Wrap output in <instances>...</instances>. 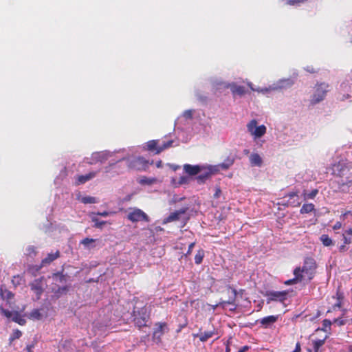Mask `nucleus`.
Instances as JSON below:
<instances>
[{"label":"nucleus","mask_w":352,"mask_h":352,"mask_svg":"<svg viewBox=\"0 0 352 352\" xmlns=\"http://www.w3.org/2000/svg\"><path fill=\"white\" fill-rule=\"evenodd\" d=\"M332 175L338 178L333 182L336 191L348 192L352 186V163L341 160L332 165Z\"/></svg>","instance_id":"f257e3e1"},{"label":"nucleus","mask_w":352,"mask_h":352,"mask_svg":"<svg viewBox=\"0 0 352 352\" xmlns=\"http://www.w3.org/2000/svg\"><path fill=\"white\" fill-rule=\"evenodd\" d=\"M132 317L135 326L141 329L142 327L147 326L146 323L150 318V314L147 311V309L145 306L138 309L134 307Z\"/></svg>","instance_id":"f03ea898"},{"label":"nucleus","mask_w":352,"mask_h":352,"mask_svg":"<svg viewBox=\"0 0 352 352\" xmlns=\"http://www.w3.org/2000/svg\"><path fill=\"white\" fill-rule=\"evenodd\" d=\"M316 263L314 259L312 258H307L301 267L305 279H307L308 281L312 280L316 273Z\"/></svg>","instance_id":"7ed1b4c3"},{"label":"nucleus","mask_w":352,"mask_h":352,"mask_svg":"<svg viewBox=\"0 0 352 352\" xmlns=\"http://www.w3.org/2000/svg\"><path fill=\"white\" fill-rule=\"evenodd\" d=\"M127 166L131 170H145L148 167V162L142 157H133L127 160Z\"/></svg>","instance_id":"20e7f679"},{"label":"nucleus","mask_w":352,"mask_h":352,"mask_svg":"<svg viewBox=\"0 0 352 352\" xmlns=\"http://www.w3.org/2000/svg\"><path fill=\"white\" fill-rule=\"evenodd\" d=\"M173 143V140H168L160 144L157 140H150L146 143V148L149 151H155V154H159L164 150L170 147Z\"/></svg>","instance_id":"39448f33"},{"label":"nucleus","mask_w":352,"mask_h":352,"mask_svg":"<svg viewBox=\"0 0 352 352\" xmlns=\"http://www.w3.org/2000/svg\"><path fill=\"white\" fill-rule=\"evenodd\" d=\"M247 129L250 133L255 138H259L266 133V126L263 124L258 126L257 121L254 119L248 123Z\"/></svg>","instance_id":"423d86ee"},{"label":"nucleus","mask_w":352,"mask_h":352,"mask_svg":"<svg viewBox=\"0 0 352 352\" xmlns=\"http://www.w3.org/2000/svg\"><path fill=\"white\" fill-rule=\"evenodd\" d=\"M328 84L323 82L318 85L315 90L314 95L312 96L311 103L312 104H316L323 100L326 96L327 93L328 92Z\"/></svg>","instance_id":"0eeeda50"},{"label":"nucleus","mask_w":352,"mask_h":352,"mask_svg":"<svg viewBox=\"0 0 352 352\" xmlns=\"http://www.w3.org/2000/svg\"><path fill=\"white\" fill-rule=\"evenodd\" d=\"M288 292L285 291H267L264 296L267 298V303H270L272 301H278L284 302L287 299Z\"/></svg>","instance_id":"6e6552de"},{"label":"nucleus","mask_w":352,"mask_h":352,"mask_svg":"<svg viewBox=\"0 0 352 352\" xmlns=\"http://www.w3.org/2000/svg\"><path fill=\"white\" fill-rule=\"evenodd\" d=\"M153 333V340L159 343L162 341V337L166 331H168L166 322H157Z\"/></svg>","instance_id":"1a4fd4ad"},{"label":"nucleus","mask_w":352,"mask_h":352,"mask_svg":"<svg viewBox=\"0 0 352 352\" xmlns=\"http://www.w3.org/2000/svg\"><path fill=\"white\" fill-rule=\"evenodd\" d=\"M60 256V252L57 250L55 252H51L47 254V256L41 260V264L36 266V270L38 271L42 267L50 265L53 261L56 260Z\"/></svg>","instance_id":"9d476101"},{"label":"nucleus","mask_w":352,"mask_h":352,"mask_svg":"<svg viewBox=\"0 0 352 352\" xmlns=\"http://www.w3.org/2000/svg\"><path fill=\"white\" fill-rule=\"evenodd\" d=\"M43 279V278L41 277L40 278L34 280L30 284L31 290L33 291L36 294L37 300L40 299L41 294L43 292L42 283Z\"/></svg>","instance_id":"9b49d317"},{"label":"nucleus","mask_w":352,"mask_h":352,"mask_svg":"<svg viewBox=\"0 0 352 352\" xmlns=\"http://www.w3.org/2000/svg\"><path fill=\"white\" fill-rule=\"evenodd\" d=\"M109 157V153L105 151L93 153L91 157V162H89V164H94L98 162L104 163L108 160Z\"/></svg>","instance_id":"f8f14e48"},{"label":"nucleus","mask_w":352,"mask_h":352,"mask_svg":"<svg viewBox=\"0 0 352 352\" xmlns=\"http://www.w3.org/2000/svg\"><path fill=\"white\" fill-rule=\"evenodd\" d=\"M217 334V331L214 327H212V329L201 332V330H199V332L197 334L194 335L195 337L199 338V340L202 342H206L208 339L211 338L214 335Z\"/></svg>","instance_id":"ddd939ff"},{"label":"nucleus","mask_w":352,"mask_h":352,"mask_svg":"<svg viewBox=\"0 0 352 352\" xmlns=\"http://www.w3.org/2000/svg\"><path fill=\"white\" fill-rule=\"evenodd\" d=\"M327 336L325 335L322 338H312L311 339V346L313 348L314 352H322L321 348L325 343Z\"/></svg>","instance_id":"4468645a"},{"label":"nucleus","mask_w":352,"mask_h":352,"mask_svg":"<svg viewBox=\"0 0 352 352\" xmlns=\"http://www.w3.org/2000/svg\"><path fill=\"white\" fill-rule=\"evenodd\" d=\"M343 240L344 244L341 245L339 248L340 252H345L348 250L346 248V245L351 244L352 243V229L349 228L346 230L343 234Z\"/></svg>","instance_id":"2eb2a0df"},{"label":"nucleus","mask_w":352,"mask_h":352,"mask_svg":"<svg viewBox=\"0 0 352 352\" xmlns=\"http://www.w3.org/2000/svg\"><path fill=\"white\" fill-rule=\"evenodd\" d=\"M226 88H230L234 96H243L246 93L245 87L237 85L236 83H228L225 86Z\"/></svg>","instance_id":"dca6fc26"},{"label":"nucleus","mask_w":352,"mask_h":352,"mask_svg":"<svg viewBox=\"0 0 352 352\" xmlns=\"http://www.w3.org/2000/svg\"><path fill=\"white\" fill-rule=\"evenodd\" d=\"M278 315H276V316L272 315V316H268L264 317L258 321L261 324V327L267 329V328L270 327L273 324H274L278 320Z\"/></svg>","instance_id":"f3484780"},{"label":"nucleus","mask_w":352,"mask_h":352,"mask_svg":"<svg viewBox=\"0 0 352 352\" xmlns=\"http://www.w3.org/2000/svg\"><path fill=\"white\" fill-rule=\"evenodd\" d=\"M98 172H99V170L98 171H92L86 175H78L76 177V184L80 185V184H83L86 183L87 182H88L90 179L95 177L97 175Z\"/></svg>","instance_id":"a211bd4d"},{"label":"nucleus","mask_w":352,"mask_h":352,"mask_svg":"<svg viewBox=\"0 0 352 352\" xmlns=\"http://www.w3.org/2000/svg\"><path fill=\"white\" fill-rule=\"evenodd\" d=\"M129 220H147V215L140 209H134L128 214Z\"/></svg>","instance_id":"6ab92c4d"},{"label":"nucleus","mask_w":352,"mask_h":352,"mask_svg":"<svg viewBox=\"0 0 352 352\" xmlns=\"http://www.w3.org/2000/svg\"><path fill=\"white\" fill-rule=\"evenodd\" d=\"M97 239L86 237L80 241V244L82 245L85 249L90 250L96 247Z\"/></svg>","instance_id":"aec40b11"},{"label":"nucleus","mask_w":352,"mask_h":352,"mask_svg":"<svg viewBox=\"0 0 352 352\" xmlns=\"http://www.w3.org/2000/svg\"><path fill=\"white\" fill-rule=\"evenodd\" d=\"M184 170L190 175H196L200 172L201 168L197 165L194 166L186 164L184 165Z\"/></svg>","instance_id":"412c9836"},{"label":"nucleus","mask_w":352,"mask_h":352,"mask_svg":"<svg viewBox=\"0 0 352 352\" xmlns=\"http://www.w3.org/2000/svg\"><path fill=\"white\" fill-rule=\"evenodd\" d=\"M288 203L292 206H299L301 204L297 192H293L288 194Z\"/></svg>","instance_id":"4be33fe9"},{"label":"nucleus","mask_w":352,"mask_h":352,"mask_svg":"<svg viewBox=\"0 0 352 352\" xmlns=\"http://www.w3.org/2000/svg\"><path fill=\"white\" fill-rule=\"evenodd\" d=\"M333 298H336L337 302L333 306V309L336 308H341L342 306V302L344 298V293L340 291V288H338L337 292L336 293V296H333Z\"/></svg>","instance_id":"5701e85b"},{"label":"nucleus","mask_w":352,"mask_h":352,"mask_svg":"<svg viewBox=\"0 0 352 352\" xmlns=\"http://www.w3.org/2000/svg\"><path fill=\"white\" fill-rule=\"evenodd\" d=\"M188 210V208L184 207L179 210H175L169 217H168L166 220H178L179 219H180L181 215L185 214Z\"/></svg>","instance_id":"b1692460"},{"label":"nucleus","mask_w":352,"mask_h":352,"mask_svg":"<svg viewBox=\"0 0 352 352\" xmlns=\"http://www.w3.org/2000/svg\"><path fill=\"white\" fill-rule=\"evenodd\" d=\"M250 162L253 166H261L263 160L261 156L258 153H252L250 156Z\"/></svg>","instance_id":"393cba45"},{"label":"nucleus","mask_w":352,"mask_h":352,"mask_svg":"<svg viewBox=\"0 0 352 352\" xmlns=\"http://www.w3.org/2000/svg\"><path fill=\"white\" fill-rule=\"evenodd\" d=\"M52 278L56 283H65L67 282L66 275L62 272H58L52 274Z\"/></svg>","instance_id":"a878e982"},{"label":"nucleus","mask_w":352,"mask_h":352,"mask_svg":"<svg viewBox=\"0 0 352 352\" xmlns=\"http://www.w3.org/2000/svg\"><path fill=\"white\" fill-rule=\"evenodd\" d=\"M318 194V190L316 188L312 190L311 192H307L306 190H303L302 195L304 200H307L314 199Z\"/></svg>","instance_id":"bb28decb"},{"label":"nucleus","mask_w":352,"mask_h":352,"mask_svg":"<svg viewBox=\"0 0 352 352\" xmlns=\"http://www.w3.org/2000/svg\"><path fill=\"white\" fill-rule=\"evenodd\" d=\"M331 324H332V322H331V321L330 320L324 319L322 321V328L317 329L316 332H318V331L328 332L331 329Z\"/></svg>","instance_id":"cd10ccee"},{"label":"nucleus","mask_w":352,"mask_h":352,"mask_svg":"<svg viewBox=\"0 0 352 352\" xmlns=\"http://www.w3.org/2000/svg\"><path fill=\"white\" fill-rule=\"evenodd\" d=\"M234 162V157L229 156L220 164L223 169L229 168Z\"/></svg>","instance_id":"c85d7f7f"},{"label":"nucleus","mask_w":352,"mask_h":352,"mask_svg":"<svg viewBox=\"0 0 352 352\" xmlns=\"http://www.w3.org/2000/svg\"><path fill=\"white\" fill-rule=\"evenodd\" d=\"M205 252L203 249H199L195 256V263L197 265H199L202 263L203 258L204 257Z\"/></svg>","instance_id":"c756f323"},{"label":"nucleus","mask_w":352,"mask_h":352,"mask_svg":"<svg viewBox=\"0 0 352 352\" xmlns=\"http://www.w3.org/2000/svg\"><path fill=\"white\" fill-rule=\"evenodd\" d=\"M156 182L157 179L155 178H149L145 176L142 177L139 180V183L142 185H151Z\"/></svg>","instance_id":"7c9ffc66"},{"label":"nucleus","mask_w":352,"mask_h":352,"mask_svg":"<svg viewBox=\"0 0 352 352\" xmlns=\"http://www.w3.org/2000/svg\"><path fill=\"white\" fill-rule=\"evenodd\" d=\"M12 320L20 325H24L26 320L16 311L13 314Z\"/></svg>","instance_id":"2f4dec72"},{"label":"nucleus","mask_w":352,"mask_h":352,"mask_svg":"<svg viewBox=\"0 0 352 352\" xmlns=\"http://www.w3.org/2000/svg\"><path fill=\"white\" fill-rule=\"evenodd\" d=\"M314 210V205L313 204H304L300 208V213H309Z\"/></svg>","instance_id":"473e14b6"},{"label":"nucleus","mask_w":352,"mask_h":352,"mask_svg":"<svg viewBox=\"0 0 352 352\" xmlns=\"http://www.w3.org/2000/svg\"><path fill=\"white\" fill-rule=\"evenodd\" d=\"M1 296L3 299H6L7 300H10L14 298V294L8 289H1Z\"/></svg>","instance_id":"72a5a7b5"},{"label":"nucleus","mask_w":352,"mask_h":352,"mask_svg":"<svg viewBox=\"0 0 352 352\" xmlns=\"http://www.w3.org/2000/svg\"><path fill=\"white\" fill-rule=\"evenodd\" d=\"M294 278H299L298 279V283L301 282L305 279L303 273L302 272L301 270V267H300L295 268V270H294Z\"/></svg>","instance_id":"f704fd0d"},{"label":"nucleus","mask_w":352,"mask_h":352,"mask_svg":"<svg viewBox=\"0 0 352 352\" xmlns=\"http://www.w3.org/2000/svg\"><path fill=\"white\" fill-rule=\"evenodd\" d=\"M320 239L324 246H330L332 245V240L327 234H322Z\"/></svg>","instance_id":"c9c22d12"},{"label":"nucleus","mask_w":352,"mask_h":352,"mask_svg":"<svg viewBox=\"0 0 352 352\" xmlns=\"http://www.w3.org/2000/svg\"><path fill=\"white\" fill-rule=\"evenodd\" d=\"M30 318L33 320H40L41 318V314L40 312V310L38 309H33L30 313Z\"/></svg>","instance_id":"e433bc0d"},{"label":"nucleus","mask_w":352,"mask_h":352,"mask_svg":"<svg viewBox=\"0 0 352 352\" xmlns=\"http://www.w3.org/2000/svg\"><path fill=\"white\" fill-rule=\"evenodd\" d=\"M81 202L83 204H95L97 202L96 198L91 196H85L81 198Z\"/></svg>","instance_id":"4c0bfd02"},{"label":"nucleus","mask_w":352,"mask_h":352,"mask_svg":"<svg viewBox=\"0 0 352 352\" xmlns=\"http://www.w3.org/2000/svg\"><path fill=\"white\" fill-rule=\"evenodd\" d=\"M22 336V333L20 330L16 329L13 331L12 334L9 338L10 342H12L14 340L20 338Z\"/></svg>","instance_id":"58836bf2"},{"label":"nucleus","mask_w":352,"mask_h":352,"mask_svg":"<svg viewBox=\"0 0 352 352\" xmlns=\"http://www.w3.org/2000/svg\"><path fill=\"white\" fill-rule=\"evenodd\" d=\"M340 217L344 219L352 220V208H350L349 210H346L344 212L342 211Z\"/></svg>","instance_id":"ea45409f"},{"label":"nucleus","mask_w":352,"mask_h":352,"mask_svg":"<svg viewBox=\"0 0 352 352\" xmlns=\"http://www.w3.org/2000/svg\"><path fill=\"white\" fill-rule=\"evenodd\" d=\"M232 292L233 294L232 297L229 298V299L226 301L222 302L223 304H229V305H234L235 302V299L237 295V292L235 289H232Z\"/></svg>","instance_id":"a19ab883"},{"label":"nucleus","mask_w":352,"mask_h":352,"mask_svg":"<svg viewBox=\"0 0 352 352\" xmlns=\"http://www.w3.org/2000/svg\"><path fill=\"white\" fill-rule=\"evenodd\" d=\"M27 255L30 256H36L37 252H36V248L34 245H30L26 249Z\"/></svg>","instance_id":"79ce46f5"},{"label":"nucleus","mask_w":352,"mask_h":352,"mask_svg":"<svg viewBox=\"0 0 352 352\" xmlns=\"http://www.w3.org/2000/svg\"><path fill=\"white\" fill-rule=\"evenodd\" d=\"M0 311L2 315H3L5 317L10 318L12 316H13L12 311H9L8 309H6L2 307H0Z\"/></svg>","instance_id":"37998d69"},{"label":"nucleus","mask_w":352,"mask_h":352,"mask_svg":"<svg viewBox=\"0 0 352 352\" xmlns=\"http://www.w3.org/2000/svg\"><path fill=\"white\" fill-rule=\"evenodd\" d=\"M67 291H68V287L64 286V287H58V289L55 292V294L57 295H60V294H66Z\"/></svg>","instance_id":"c03bdc74"},{"label":"nucleus","mask_w":352,"mask_h":352,"mask_svg":"<svg viewBox=\"0 0 352 352\" xmlns=\"http://www.w3.org/2000/svg\"><path fill=\"white\" fill-rule=\"evenodd\" d=\"M334 323H336L338 326L344 325L346 323V320L343 319L342 318H336L333 320Z\"/></svg>","instance_id":"a18cd8bd"},{"label":"nucleus","mask_w":352,"mask_h":352,"mask_svg":"<svg viewBox=\"0 0 352 352\" xmlns=\"http://www.w3.org/2000/svg\"><path fill=\"white\" fill-rule=\"evenodd\" d=\"M195 242H192L190 243L189 245H188V251L185 254V256H189L192 251V249L193 248L195 247Z\"/></svg>","instance_id":"49530a36"},{"label":"nucleus","mask_w":352,"mask_h":352,"mask_svg":"<svg viewBox=\"0 0 352 352\" xmlns=\"http://www.w3.org/2000/svg\"><path fill=\"white\" fill-rule=\"evenodd\" d=\"M298 279H299L298 278H292V279H289V280H287L285 282V285H294V284H296L298 283Z\"/></svg>","instance_id":"de8ad7c7"},{"label":"nucleus","mask_w":352,"mask_h":352,"mask_svg":"<svg viewBox=\"0 0 352 352\" xmlns=\"http://www.w3.org/2000/svg\"><path fill=\"white\" fill-rule=\"evenodd\" d=\"M107 221H95L94 224V227L96 228L102 229L103 226L106 223Z\"/></svg>","instance_id":"09e8293b"},{"label":"nucleus","mask_w":352,"mask_h":352,"mask_svg":"<svg viewBox=\"0 0 352 352\" xmlns=\"http://www.w3.org/2000/svg\"><path fill=\"white\" fill-rule=\"evenodd\" d=\"M307 1V0H289L288 3L289 5L294 6V5H296V4L300 3H304V2Z\"/></svg>","instance_id":"8fccbe9b"},{"label":"nucleus","mask_w":352,"mask_h":352,"mask_svg":"<svg viewBox=\"0 0 352 352\" xmlns=\"http://www.w3.org/2000/svg\"><path fill=\"white\" fill-rule=\"evenodd\" d=\"M188 177L183 176V177H181L179 178V180L178 183H179V185H182V184H186L188 182Z\"/></svg>","instance_id":"3c124183"},{"label":"nucleus","mask_w":352,"mask_h":352,"mask_svg":"<svg viewBox=\"0 0 352 352\" xmlns=\"http://www.w3.org/2000/svg\"><path fill=\"white\" fill-rule=\"evenodd\" d=\"M250 349V346H242L241 348H240L238 351V352H245L247 351L248 349Z\"/></svg>","instance_id":"603ef678"},{"label":"nucleus","mask_w":352,"mask_h":352,"mask_svg":"<svg viewBox=\"0 0 352 352\" xmlns=\"http://www.w3.org/2000/svg\"><path fill=\"white\" fill-rule=\"evenodd\" d=\"M221 191L220 188H217L216 192L214 195V197L218 198L221 194Z\"/></svg>","instance_id":"864d4df0"},{"label":"nucleus","mask_w":352,"mask_h":352,"mask_svg":"<svg viewBox=\"0 0 352 352\" xmlns=\"http://www.w3.org/2000/svg\"><path fill=\"white\" fill-rule=\"evenodd\" d=\"M342 226L341 225V223L340 221H337V223H336V225L333 226V229L334 230H337V229H339Z\"/></svg>","instance_id":"5fc2aeb1"},{"label":"nucleus","mask_w":352,"mask_h":352,"mask_svg":"<svg viewBox=\"0 0 352 352\" xmlns=\"http://www.w3.org/2000/svg\"><path fill=\"white\" fill-rule=\"evenodd\" d=\"M248 86L251 89L252 91H255L254 88L253 87V85L252 82H248Z\"/></svg>","instance_id":"6e6d98bb"},{"label":"nucleus","mask_w":352,"mask_h":352,"mask_svg":"<svg viewBox=\"0 0 352 352\" xmlns=\"http://www.w3.org/2000/svg\"><path fill=\"white\" fill-rule=\"evenodd\" d=\"M185 116H186V117H188V118L191 117V116H192V113H191V111H186V112L185 113Z\"/></svg>","instance_id":"4d7b16f0"},{"label":"nucleus","mask_w":352,"mask_h":352,"mask_svg":"<svg viewBox=\"0 0 352 352\" xmlns=\"http://www.w3.org/2000/svg\"><path fill=\"white\" fill-rule=\"evenodd\" d=\"M113 166V164L109 165V166L105 167V173H108L110 171L111 167Z\"/></svg>","instance_id":"13d9d810"},{"label":"nucleus","mask_w":352,"mask_h":352,"mask_svg":"<svg viewBox=\"0 0 352 352\" xmlns=\"http://www.w3.org/2000/svg\"><path fill=\"white\" fill-rule=\"evenodd\" d=\"M108 212H104L102 213H99L98 214H100V216H102V217H107L108 215Z\"/></svg>","instance_id":"bf43d9fd"},{"label":"nucleus","mask_w":352,"mask_h":352,"mask_svg":"<svg viewBox=\"0 0 352 352\" xmlns=\"http://www.w3.org/2000/svg\"><path fill=\"white\" fill-rule=\"evenodd\" d=\"M348 351L349 352H352V344L348 346Z\"/></svg>","instance_id":"052dcab7"},{"label":"nucleus","mask_w":352,"mask_h":352,"mask_svg":"<svg viewBox=\"0 0 352 352\" xmlns=\"http://www.w3.org/2000/svg\"><path fill=\"white\" fill-rule=\"evenodd\" d=\"M230 346L228 345H227L226 348V352H230Z\"/></svg>","instance_id":"680f3d73"},{"label":"nucleus","mask_w":352,"mask_h":352,"mask_svg":"<svg viewBox=\"0 0 352 352\" xmlns=\"http://www.w3.org/2000/svg\"><path fill=\"white\" fill-rule=\"evenodd\" d=\"M307 352H314L313 348L312 347H311V348H307Z\"/></svg>","instance_id":"e2e57ef3"},{"label":"nucleus","mask_w":352,"mask_h":352,"mask_svg":"<svg viewBox=\"0 0 352 352\" xmlns=\"http://www.w3.org/2000/svg\"><path fill=\"white\" fill-rule=\"evenodd\" d=\"M244 153H246V154H248V153H249V151H248V150H245V151H244Z\"/></svg>","instance_id":"0e129e2a"},{"label":"nucleus","mask_w":352,"mask_h":352,"mask_svg":"<svg viewBox=\"0 0 352 352\" xmlns=\"http://www.w3.org/2000/svg\"><path fill=\"white\" fill-rule=\"evenodd\" d=\"M351 42L352 43V39H351Z\"/></svg>","instance_id":"69168bd1"},{"label":"nucleus","mask_w":352,"mask_h":352,"mask_svg":"<svg viewBox=\"0 0 352 352\" xmlns=\"http://www.w3.org/2000/svg\"><path fill=\"white\" fill-rule=\"evenodd\" d=\"M351 320H352V318H351Z\"/></svg>","instance_id":"338daca9"}]
</instances>
